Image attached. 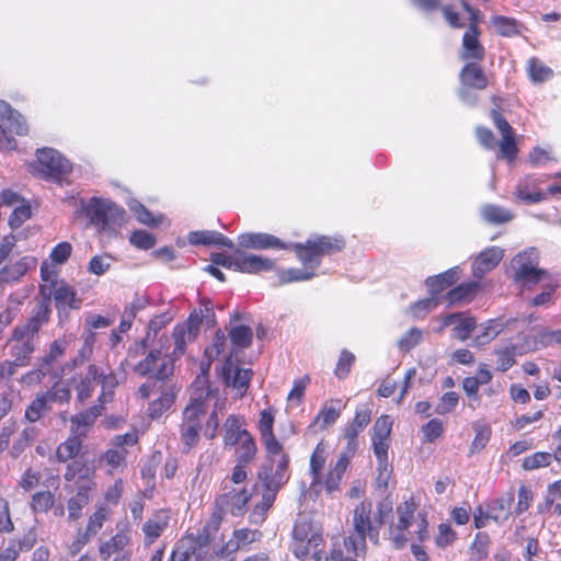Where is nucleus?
Wrapping results in <instances>:
<instances>
[{
	"label": "nucleus",
	"mask_w": 561,
	"mask_h": 561,
	"mask_svg": "<svg viewBox=\"0 0 561 561\" xmlns=\"http://www.w3.org/2000/svg\"><path fill=\"white\" fill-rule=\"evenodd\" d=\"M538 253L534 250H525L511 260L512 278L514 283L522 286L536 285L547 274L545 270L538 266Z\"/></svg>",
	"instance_id": "f8f14e48"
},
{
	"label": "nucleus",
	"mask_w": 561,
	"mask_h": 561,
	"mask_svg": "<svg viewBox=\"0 0 561 561\" xmlns=\"http://www.w3.org/2000/svg\"><path fill=\"white\" fill-rule=\"evenodd\" d=\"M233 457L236 461L252 463L257 456V444L253 435L245 437L233 447Z\"/></svg>",
	"instance_id": "de8ad7c7"
},
{
	"label": "nucleus",
	"mask_w": 561,
	"mask_h": 561,
	"mask_svg": "<svg viewBox=\"0 0 561 561\" xmlns=\"http://www.w3.org/2000/svg\"><path fill=\"white\" fill-rule=\"evenodd\" d=\"M82 344L78 350L76 356L71 358L67 364L66 368H77L83 364L90 362L94 353V345L96 342V333L91 329H84L81 334Z\"/></svg>",
	"instance_id": "72a5a7b5"
},
{
	"label": "nucleus",
	"mask_w": 561,
	"mask_h": 561,
	"mask_svg": "<svg viewBox=\"0 0 561 561\" xmlns=\"http://www.w3.org/2000/svg\"><path fill=\"white\" fill-rule=\"evenodd\" d=\"M229 337L233 351L244 350L251 345L253 332L250 327L240 324L231 328Z\"/></svg>",
	"instance_id": "864d4df0"
},
{
	"label": "nucleus",
	"mask_w": 561,
	"mask_h": 561,
	"mask_svg": "<svg viewBox=\"0 0 561 561\" xmlns=\"http://www.w3.org/2000/svg\"><path fill=\"white\" fill-rule=\"evenodd\" d=\"M491 538L485 531H478L468 548L469 561H483L490 553Z\"/></svg>",
	"instance_id": "a18cd8bd"
},
{
	"label": "nucleus",
	"mask_w": 561,
	"mask_h": 561,
	"mask_svg": "<svg viewBox=\"0 0 561 561\" xmlns=\"http://www.w3.org/2000/svg\"><path fill=\"white\" fill-rule=\"evenodd\" d=\"M133 371L140 377H153L156 380L164 381L173 375L174 364L173 359L162 355L161 350L153 348L134 366Z\"/></svg>",
	"instance_id": "4468645a"
},
{
	"label": "nucleus",
	"mask_w": 561,
	"mask_h": 561,
	"mask_svg": "<svg viewBox=\"0 0 561 561\" xmlns=\"http://www.w3.org/2000/svg\"><path fill=\"white\" fill-rule=\"evenodd\" d=\"M227 336L221 329H218L210 342L204 350L202 365L209 369L211 363L217 359L226 350Z\"/></svg>",
	"instance_id": "37998d69"
},
{
	"label": "nucleus",
	"mask_w": 561,
	"mask_h": 561,
	"mask_svg": "<svg viewBox=\"0 0 561 561\" xmlns=\"http://www.w3.org/2000/svg\"><path fill=\"white\" fill-rule=\"evenodd\" d=\"M55 503V495L50 491H38L32 495L31 508L34 513H47Z\"/></svg>",
	"instance_id": "69168bd1"
},
{
	"label": "nucleus",
	"mask_w": 561,
	"mask_h": 561,
	"mask_svg": "<svg viewBox=\"0 0 561 561\" xmlns=\"http://www.w3.org/2000/svg\"><path fill=\"white\" fill-rule=\"evenodd\" d=\"M481 32H465L461 43V59L481 62L485 57V48L480 42Z\"/></svg>",
	"instance_id": "473e14b6"
},
{
	"label": "nucleus",
	"mask_w": 561,
	"mask_h": 561,
	"mask_svg": "<svg viewBox=\"0 0 561 561\" xmlns=\"http://www.w3.org/2000/svg\"><path fill=\"white\" fill-rule=\"evenodd\" d=\"M497 362V370L501 373L507 371L516 363V345L510 344L507 346L494 351Z\"/></svg>",
	"instance_id": "680f3d73"
},
{
	"label": "nucleus",
	"mask_w": 561,
	"mask_h": 561,
	"mask_svg": "<svg viewBox=\"0 0 561 561\" xmlns=\"http://www.w3.org/2000/svg\"><path fill=\"white\" fill-rule=\"evenodd\" d=\"M263 533L259 529H251L242 527L232 531L231 539L219 547L215 554L218 558L228 557L234 554L239 550L249 548L252 543L261 541Z\"/></svg>",
	"instance_id": "412c9836"
},
{
	"label": "nucleus",
	"mask_w": 561,
	"mask_h": 561,
	"mask_svg": "<svg viewBox=\"0 0 561 561\" xmlns=\"http://www.w3.org/2000/svg\"><path fill=\"white\" fill-rule=\"evenodd\" d=\"M127 455L128 451L126 448L112 446L102 454L100 460L104 461L108 467V472L113 473L115 470H123L126 468Z\"/></svg>",
	"instance_id": "09e8293b"
},
{
	"label": "nucleus",
	"mask_w": 561,
	"mask_h": 561,
	"mask_svg": "<svg viewBox=\"0 0 561 561\" xmlns=\"http://www.w3.org/2000/svg\"><path fill=\"white\" fill-rule=\"evenodd\" d=\"M208 554L209 546L190 533L176 541L170 561H205Z\"/></svg>",
	"instance_id": "aec40b11"
},
{
	"label": "nucleus",
	"mask_w": 561,
	"mask_h": 561,
	"mask_svg": "<svg viewBox=\"0 0 561 561\" xmlns=\"http://www.w3.org/2000/svg\"><path fill=\"white\" fill-rule=\"evenodd\" d=\"M491 24L495 33L502 37L518 36L522 32V23L516 19L505 15H492Z\"/></svg>",
	"instance_id": "c03bdc74"
},
{
	"label": "nucleus",
	"mask_w": 561,
	"mask_h": 561,
	"mask_svg": "<svg viewBox=\"0 0 561 561\" xmlns=\"http://www.w3.org/2000/svg\"><path fill=\"white\" fill-rule=\"evenodd\" d=\"M552 461V455L548 451H537L524 458L522 467L526 471L548 467Z\"/></svg>",
	"instance_id": "774afa93"
},
{
	"label": "nucleus",
	"mask_w": 561,
	"mask_h": 561,
	"mask_svg": "<svg viewBox=\"0 0 561 561\" xmlns=\"http://www.w3.org/2000/svg\"><path fill=\"white\" fill-rule=\"evenodd\" d=\"M37 266V259L33 255H24L19 260L8 262L0 267V286L14 285Z\"/></svg>",
	"instance_id": "4be33fe9"
},
{
	"label": "nucleus",
	"mask_w": 561,
	"mask_h": 561,
	"mask_svg": "<svg viewBox=\"0 0 561 561\" xmlns=\"http://www.w3.org/2000/svg\"><path fill=\"white\" fill-rule=\"evenodd\" d=\"M105 405V403H94L88 409L72 415L70 417L69 432L87 439L90 430L95 424L96 420L103 414Z\"/></svg>",
	"instance_id": "b1692460"
},
{
	"label": "nucleus",
	"mask_w": 561,
	"mask_h": 561,
	"mask_svg": "<svg viewBox=\"0 0 561 561\" xmlns=\"http://www.w3.org/2000/svg\"><path fill=\"white\" fill-rule=\"evenodd\" d=\"M527 73L535 84L546 82L553 77V70L537 57H530L527 60Z\"/></svg>",
	"instance_id": "8fccbe9b"
},
{
	"label": "nucleus",
	"mask_w": 561,
	"mask_h": 561,
	"mask_svg": "<svg viewBox=\"0 0 561 561\" xmlns=\"http://www.w3.org/2000/svg\"><path fill=\"white\" fill-rule=\"evenodd\" d=\"M111 508L106 504H99L94 512L88 517L84 530L93 538L101 531L105 522L111 517Z\"/></svg>",
	"instance_id": "49530a36"
},
{
	"label": "nucleus",
	"mask_w": 561,
	"mask_h": 561,
	"mask_svg": "<svg viewBox=\"0 0 561 561\" xmlns=\"http://www.w3.org/2000/svg\"><path fill=\"white\" fill-rule=\"evenodd\" d=\"M176 399V390L173 386L163 387L157 399L152 400L147 410V415L150 420L160 419L171 407Z\"/></svg>",
	"instance_id": "f704fd0d"
},
{
	"label": "nucleus",
	"mask_w": 561,
	"mask_h": 561,
	"mask_svg": "<svg viewBox=\"0 0 561 561\" xmlns=\"http://www.w3.org/2000/svg\"><path fill=\"white\" fill-rule=\"evenodd\" d=\"M37 345L38 339L36 336L23 331L16 325L13 328L7 340V346L9 347V355L11 358L21 362V364L25 366L31 364Z\"/></svg>",
	"instance_id": "6ab92c4d"
},
{
	"label": "nucleus",
	"mask_w": 561,
	"mask_h": 561,
	"mask_svg": "<svg viewBox=\"0 0 561 561\" xmlns=\"http://www.w3.org/2000/svg\"><path fill=\"white\" fill-rule=\"evenodd\" d=\"M314 276V272L299 270V268H287L277 270V284L285 285L291 282H301L310 279Z\"/></svg>",
	"instance_id": "0e129e2a"
},
{
	"label": "nucleus",
	"mask_w": 561,
	"mask_h": 561,
	"mask_svg": "<svg viewBox=\"0 0 561 561\" xmlns=\"http://www.w3.org/2000/svg\"><path fill=\"white\" fill-rule=\"evenodd\" d=\"M210 262L215 265L245 274H259L276 270L274 260L257 254L244 253L240 249H236L233 254L213 253Z\"/></svg>",
	"instance_id": "9d476101"
},
{
	"label": "nucleus",
	"mask_w": 561,
	"mask_h": 561,
	"mask_svg": "<svg viewBox=\"0 0 561 561\" xmlns=\"http://www.w3.org/2000/svg\"><path fill=\"white\" fill-rule=\"evenodd\" d=\"M392 515L393 502L388 496L380 500L375 507L368 499L358 502L352 512V531L343 539L346 553L364 558L367 553V539L378 546L380 530Z\"/></svg>",
	"instance_id": "7ed1b4c3"
},
{
	"label": "nucleus",
	"mask_w": 561,
	"mask_h": 561,
	"mask_svg": "<svg viewBox=\"0 0 561 561\" xmlns=\"http://www.w3.org/2000/svg\"><path fill=\"white\" fill-rule=\"evenodd\" d=\"M392 430V420L390 415L383 414L377 417L373 426L371 443L374 454L378 461L380 471L387 470L388 450L390 447V434Z\"/></svg>",
	"instance_id": "a211bd4d"
},
{
	"label": "nucleus",
	"mask_w": 561,
	"mask_h": 561,
	"mask_svg": "<svg viewBox=\"0 0 561 561\" xmlns=\"http://www.w3.org/2000/svg\"><path fill=\"white\" fill-rule=\"evenodd\" d=\"M85 439L69 433V436L61 442L55 450V459L59 463L80 461L78 458L83 455Z\"/></svg>",
	"instance_id": "cd10ccee"
},
{
	"label": "nucleus",
	"mask_w": 561,
	"mask_h": 561,
	"mask_svg": "<svg viewBox=\"0 0 561 561\" xmlns=\"http://www.w3.org/2000/svg\"><path fill=\"white\" fill-rule=\"evenodd\" d=\"M350 463L351 455L341 453L335 463L330 465L325 473L321 472L319 477L311 479V485L320 486L328 496L334 497L342 491L341 484Z\"/></svg>",
	"instance_id": "dca6fc26"
},
{
	"label": "nucleus",
	"mask_w": 561,
	"mask_h": 561,
	"mask_svg": "<svg viewBox=\"0 0 561 561\" xmlns=\"http://www.w3.org/2000/svg\"><path fill=\"white\" fill-rule=\"evenodd\" d=\"M462 87L472 90H484L489 85V79L478 61L465 64L459 73Z\"/></svg>",
	"instance_id": "2f4dec72"
},
{
	"label": "nucleus",
	"mask_w": 561,
	"mask_h": 561,
	"mask_svg": "<svg viewBox=\"0 0 561 561\" xmlns=\"http://www.w3.org/2000/svg\"><path fill=\"white\" fill-rule=\"evenodd\" d=\"M340 415L341 412L339 409L333 407H323L318 412L313 422L309 425V428L316 431V427L319 425L320 430H324L334 424L339 420Z\"/></svg>",
	"instance_id": "6e6d98bb"
},
{
	"label": "nucleus",
	"mask_w": 561,
	"mask_h": 561,
	"mask_svg": "<svg viewBox=\"0 0 561 561\" xmlns=\"http://www.w3.org/2000/svg\"><path fill=\"white\" fill-rule=\"evenodd\" d=\"M0 150H14L18 142L9 133L18 136H25L28 133V126L25 118L7 102L0 101Z\"/></svg>",
	"instance_id": "ddd939ff"
},
{
	"label": "nucleus",
	"mask_w": 561,
	"mask_h": 561,
	"mask_svg": "<svg viewBox=\"0 0 561 561\" xmlns=\"http://www.w3.org/2000/svg\"><path fill=\"white\" fill-rule=\"evenodd\" d=\"M131 529L128 524L119 528L108 539L101 542L98 547L99 556L102 561L119 559L122 561H131Z\"/></svg>",
	"instance_id": "2eb2a0df"
},
{
	"label": "nucleus",
	"mask_w": 561,
	"mask_h": 561,
	"mask_svg": "<svg viewBox=\"0 0 561 561\" xmlns=\"http://www.w3.org/2000/svg\"><path fill=\"white\" fill-rule=\"evenodd\" d=\"M420 503L414 495H410L396 506V518L388 524L387 533L393 548L400 550L409 541L425 542L430 538L428 515L420 511Z\"/></svg>",
	"instance_id": "39448f33"
},
{
	"label": "nucleus",
	"mask_w": 561,
	"mask_h": 561,
	"mask_svg": "<svg viewBox=\"0 0 561 561\" xmlns=\"http://www.w3.org/2000/svg\"><path fill=\"white\" fill-rule=\"evenodd\" d=\"M458 539L457 531L448 523H440L437 526V534L435 536V545L440 549H446L453 546Z\"/></svg>",
	"instance_id": "bf43d9fd"
},
{
	"label": "nucleus",
	"mask_w": 561,
	"mask_h": 561,
	"mask_svg": "<svg viewBox=\"0 0 561 561\" xmlns=\"http://www.w3.org/2000/svg\"><path fill=\"white\" fill-rule=\"evenodd\" d=\"M493 379V374L486 364H481L474 376L465 377L461 381V388L469 399V408L474 410L481 404L479 389L481 386L489 385Z\"/></svg>",
	"instance_id": "5701e85b"
},
{
	"label": "nucleus",
	"mask_w": 561,
	"mask_h": 561,
	"mask_svg": "<svg viewBox=\"0 0 561 561\" xmlns=\"http://www.w3.org/2000/svg\"><path fill=\"white\" fill-rule=\"evenodd\" d=\"M36 171L42 179L61 185L72 172V164L57 150L42 148L36 151Z\"/></svg>",
	"instance_id": "9b49d317"
},
{
	"label": "nucleus",
	"mask_w": 561,
	"mask_h": 561,
	"mask_svg": "<svg viewBox=\"0 0 561 561\" xmlns=\"http://www.w3.org/2000/svg\"><path fill=\"white\" fill-rule=\"evenodd\" d=\"M252 493L245 488H230L215 499L214 508L224 517L230 514L233 517H241L245 514Z\"/></svg>",
	"instance_id": "f3484780"
},
{
	"label": "nucleus",
	"mask_w": 561,
	"mask_h": 561,
	"mask_svg": "<svg viewBox=\"0 0 561 561\" xmlns=\"http://www.w3.org/2000/svg\"><path fill=\"white\" fill-rule=\"evenodd\" d=\"M491 117L502 138L497 142L493 131L484 126L476 128V136L479 144L486 150H493L496 146L500 148L501 157L508 162L514 161L518 154V147L514 135V129L501 114L500 111L493 110Z\"/></svg>",
	"instance_id": "6e6552de"
},
{
	"label": "nucleus",
	"mask_w": 561,
	"mask_h": 561,
	"mask_svg": "<svg viewBox=\"0 0 561 561\" xmlns=\"http://www.w3.org/2000/svg\"><path fill=\"white\" fill-rule=\"evenodd\" d=\"M458 270L454 267L438 275L427 277L425 285L430 294L437 298L440 293L453 286L458 280Z\"/></svg>",
	"instance_id": "a19ab883"
},
{
	"label": "nucleus",
	"mask_w": 561,
	"mask_h": 561,
	"mask_svg": "<svg viewBox=\"0 0 561 561\" xmlns=\"http://www.w3.org/2000/svg\"><path fill=\"white\" fill-rule=\"evenodd\" d=\"M172 339L174 343L172 356L180 358L186 353L187 344L194 342L197 337L187 332L183 325L176 323L172 330Z\"/></svg>",
	"instance_id": "603ef678"
},
{
	"label": "nucleus",
	"mask_w": 561,
	"mask_h": 561,
	"mask_svg": "<svg viewBox=\"0 0 561 561\" xmlns=\"http://www.w3.org/2000/svg\"><path fill=\"white\" fill-rule=\"evenodd\" d=\"M323 542L321 528L310 519L299 518L295 522L290 549L296 558L305 560L312 553L314 561H321Z\"/></svg>",
	"instance_id": "1a4fd4ad"
},
{
	"label": "nucleus",
	"mask_w": 561,
	"mask_h": 561,
	"mask_svg": "<svg viewBox=\"0 0 561 561\" xmlns=\"http://www.w3.org/2000/svg\"><path fill=\"white\" fill-rule=\"evenodd\" d=\"M50 312L49 302L47 300H42L35 312L26 320V322L16 327L38 339L39 330L43 325L49 322Z\"/></svg>",
	"instance_id": "4c0bfd02"
},
{
	"label": "nucleus",
	"mask_w": 561,
	"mask_h": 561,
	"mask_svg": "<svg viewBox=\"0 0 561 561\" xmlns=\"http://www.w3.org/2000/svg\"><path fill=\"white\" fill-rule=\"evenodd\" d=\"M210 393L209 385L197 389L182 412L180 436L183 444V453L185 454L198 445L199 433L203 430L204 423L205 436L208 439H214L217 436L219 426L217 412L213 411L207 416V399Z\"/></svg>",
	"instance_id": "20e7f679"
},
{
	"label": "nucleus",
	"mask_w": 561,
	"mask_h": 561,
	"mask_svg": "<svg viewBox=\"0 0 561 561\" xmlns=\"http://www.w3.org/2000/svg\"><path fill=\"white\" fill-rule=\"evenodd\" d=\"M36 539L32 535L21 538H11L5 548L0 551V561H16L22 552H27L35 546Z\"/></svg>",
	"instance_id": "e433bc0d"
},
{
	"label": "nucleus",
	"mask_w": 561,
	"mask_h": 561,
	"mask_svg": "<svg viewBox=\"0 0 561 561\" xmlns=\"http://www.w3.org/2000/svg\"><path fill=\"white\" fill-rule=\"evenodd\" d=\"M275 410L270 407L260 412L257 430L265 448L266 462L257 473L261 482V500L252 507L248 520L261 526L267 518L268 511L274 505L277 493L289 480L290 457L283 451V445L274 434Z\"/></svg>",
	"instance_id": "f257e3e1"
},
{
	"label": "nucleus",
	"mask_w": 561,
	"mask_h": 561,
	"mask_svg": "<svg viewBox=\"0 0 561 561\" xmlns=\"http://www.w3.org/2000/svg\"><path fill=\"white\" fill-rule=\"evenodd\" d=\"M224 519L225 517L214 508L202 529L195 536H197L203 542L210 546L219 531Z\"/></svg>",
	"instance_id": "3c124183"
},
{
	"label": "nucleus",
	"mask_w": 561,
	"mask_h": 561,
	"mask_svg": "<svg viewBox=\"0 0 561 561\" xmlns=\"http://www.w3.org/2000/svg\"><path fill=\"white\" fill-rule=\"evenodd\" d=\"M240 248L253 250H294L305 268L320 266L325 255H333L344 250L346 242L342 236H317L305 243H286L277 237L265 232H247L238 237Z\"/></svg>",
	"instance_id": "f03ea898"
},
{
	"label": "nucleus",
	"mask_w": 561,
	"mask_h": 561,
	"mask_svg": "<svg viewBox=\"0 0 561 561\" xmlns=\"http://www.w3.org/2000/svg\"><path fill=\"white\" fill-rule=\"evenodd\" d=\"M96 469L89 461H73L65 468L64 479L75 482L76 492L67 501L68 519L78 520L82 510L90 503L91 494L96 489Z\"/></svg>",
	"instance_id": "0eeeda50"
},
{
	"label": "nucleus",
	"mask_w": 561,
	"mask_h": 561,
	"mask_svg": "<svg viewBox=\"0 0 561 561\" xmlns=\"http://www.w3.org/2000/svg\"><path fill=\"white\" fill-rule=\"evenodd\" d=\"M23 298L12 293L5 299V306L0 311V341L3 337L5 329L19 317Z\"/></svg>",
	"instance_id": "ea45409f"
},
{
	"label": "nucleus",
	"mask_w": 561,
	"mask_h": 561,
	"mask_svg": "<svg viewBox=\"0 0 561 561\" xmlns=\"http://www.w3.org/2000/svg\"><path fill=\"white\" fill-rule=\"evenodd\" d=\"M356 362V356L348 350L343 348L334 367V376L340 379H346Z\"/></svg>",
	"instance_id": "13d9d810"
},
{
	"label": "nucleus",
	"mask_w": 561,
	"mask_h": 561,
	"mask_svg": "<svg viewBox=\"0 0 561 561\" xmlns=\"http://www.w3.org/2000/svg\"><path fill=\"white\" fill-rule=\"evenodd\" d=\"M482 216L488 222L495 225L508 222L513 218L510 210L492 204L482 208Z\"/></svg>",
	"instance_id": "052dcab7"
},
{
	"label": "nucleus",
	"mask_w": 561,
	"mask_h": 561,
	"mask_svg": "<svg viewBox=\"0 0 561 561\" xmlns=\"http://www.w3.org/2000/svg\"><path fill=\"white\" fill-rule=\"evenodd\" d=\"M204 319H210L211 325L216 323V317L214 312V306L210 299L203 298L201 299L199 308L193 309L187 319L183 322H180L187 332H191L196 337H198L201 325Z\"/></svg>",
	"instance_id": "c756f323"
},
{
	"label": "nucleus",
	"mask_w": 561,
	"mask_h": 561,
	"mask_svg": "<svg viewBox=\"0 0 561 561\" xmlns=\"http://www.w3.org/2000/svg\"><path fill=\"white\" fill-rule=\"evenodd\" d=\"M70 382L76 390L77 401L81 404L91 399L98 385L100 386L101 391L95 403L107 404L112 402L119 385L117 374L114 369L111 367L104 369L94 363H90L87 366L84 375L72 377Z\"/></svg>",
	"instance_id": "423d86ee"
},
{
	"label": "nucleus",
	"mask_w": 561,
	"mask_h": 561,
	"mask_svg": "<svg viewBox=\"0 0 561 561\" xmlns=\"http://www.w3.org/2000/svg\"><path fill=\"white\" fill-rule=\"evenodd\" d=\"M231 369L232 355L230 354L222 365L221 377L225 385L236 389L239 392V396L242 398L249 389L253 371L250 368L237 367L233 375H231Z\"/></svg>",
	"instance_id": "393cba45"
},
{
	"label": "nucleus",
	"mask_w": 561,
	"mask_h": 561,
	"mask_svg": "<svg viewBox=\"0 0 561 561\" xmlns=\"http://www.w3.org/2000/svg\"><path fill=\"white\" fill-rule=\"evenodd\" d=\"M477 289L478 285L476 283L460 284L450 289L447 297L450 304L469 301L474 297Z\"/></svg>",
	"instance_id": "e2e57ef3"
},
{
	"label": "nucleus",
	"mask_w": 561,
	"mask_h": 561,
	"mask_svg": "<svg viewBox=\"0 0 561 561\" xmlns=\"http://www.w3.org/2000/svg\"><path fill=\"white\" fill-rule=\"evenodd\" d=\"M76 340L77 336L75 333H64L49 344L47 354L60 362L65 356L68 346L75 343Z\"/></svg>",
	"instance_id": "4d7b16f0"
},
{
	"label": "nucleus",
	"mask_w": 561,
	"mask_h": 561,
	"mask_svg": "<svg viewBox=\"0 0 561 561\" xmlns=\"http://www.w3.org/2000/svg\"><path fill=\"white\" fill-rule=\"evenodd\" d=\"M117 207L108 199L92 197L84 208L85 216L96 227L105 228L116 214Z\"/></svg>",
	"instance_id": "a878e982"
},
{
	"label": "nucleus",
	"mask_w": 561,
	"mask_h": 561,
	"mask_svg": "<svg viewBox=\"0 0 561 561\" xmlns=\"http://www.w3.org/2000/svg\"><path fill=\"white\" fill-rule=\"evenodd\" d=\"M504 257V250L497 247H490L481 251L472 263V274L481 278L494 270Z\"/></svg>",
	"instance_id": "7c9ffc66"
},
{
	"label": "nucleus",
	"mask_w": 561,
	"mask_h": 561,
	"mask_svg": "<svg viewBox=\"0 0 561 561\" xmlns=\"http://www.w3.org/2000/svg\"><path fill=\"white\" fill-rule=\"evenodd\" d=\"M243 416L238 414H230L224 423L222 444L224 447L231 448L236 444H239L245 437L252 435L245 427Z\"/></svg>",
	"instance_id": "c85d7f7f"
},
{
	"label": "nucleus",
	"mask_w": 561,
	"mask_h": 561,
	"mask_svg": "<svg viewBox=\"0 0 561 561\" xmlns=\"http://www.w3.org/2000/svg\"><path fill=\"white\" fill-rule=\"evenodd\" d=\"M328 455L329 453L327 444L322 439L316 445L310 456L309 473L311 476V479H313L314 477H319V474L322 472L328 459Z\"/></svg>",
	"instance_id": "5fc2aeb1"
},
{
	"label": "nucleus",
	"mask_w": 561,
	"mask_h": 561,
	"mask_svg": "<svg viewBox=\"0 0 561 561\" xmlns=\"http://www.w3.org/2000/svg\"><path fill=\"white\" fill-rule=\"evenodd\" d=\"M474 437L470 445V455L479 453L489 443L492 434V430L486 424H476L473 426Z\"/></svg>",
	"instance_id": "338daca9"
},
{
	"label": "nucleus",
	"mask_w": 561,
	"mask_h": 561,
	"mask_svg": "<svg viewBox=\"0 0 561 561\" xmlns=\"http://www.w3.org/2000/svg\"><path fill=\"white\" fill-rule=\"evenodd\" d=\"M53 410L43 391L36 393L35 398L26 405L24 419L30 423L38 422Z\"/></svg>",
	"instance_id": "79ce46f5"
},
{
	"label": "nucleus",
	"mask_w": 561,
	"mask_h": 561,
	"mask_svg": "<svg viewBox=\"0 0 561 561\" xmlns=\"http://www.w3.org/2000/svg\"><path fill=\"white\" fill-rule=\"evenodd\" d=\"M170 523V514L168 510H157L142 525L144 545L151 546L161 537Z\"/></svg>",
	"instance_id": "bb28decb"
},
{
	"label": "nucleus",
	"mask_w": 561,
	"mask_h": 561,
	"mask_svg": "<svg viewBox=\"0 0 561 561\" xmlns=\"http://www.w3.org/2000/svg\"><path fill=\"white\" fill-rule=\"evenodd\" d=\"M188 241L191 244L220 245V247H226L229 249H234L233 241L218 231H210V230L192 231L188 234Z\"/></svg>",
	"instance_id": "58836bf2"
},
{
	"label": "nucleus",
	"mask_w": 561,
	"mask_h": 561,
	"mask_svg": "<svg viewBox=\"0 0 561 561\" xmlns=\"http://www.w3.org/2000/svg\"><path fill=\"white\" fill-rule=\"evenodd\" d=\"M54 300L56 307L70 309H80L82 306V299L78 298L76 289L66 283L64 279L54 284Z\"/></svg>",
	"instance_id": "c9c22d12"
}]
</instances>
